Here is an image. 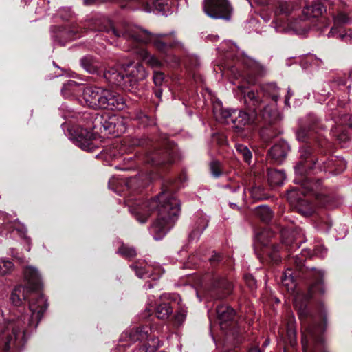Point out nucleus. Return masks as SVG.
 <instances>
[{"mask_svg": "<svg viewBox=\"0 0 352 352\" xmlns=\"http://www.w3.org/2000/svg\"><path fill=\"white\" fill-rule=\"evenodd\" d=\"M300 8L296 1L273 0L272 24L276 30L280 32L292 30L301 35L311 29L322 33L329 25V20L322 16L326 10L321 2L306 6L301 15L296 17Z\"/></svg>", "mask_w": 352, "mask_h": 352, "instance_id": "nucleus-1", "label": "nucleus"}, {"mask_svg": "<svg viewBox=\"0 0 352 352\" xmlns=\"http://www.w3.org/2000/svg\"><path fill=\"white\" fill-rule=\"evenodd\" d=\"M172 188L164 190L156 199L147 201L129 198L126 203L130 212L141 223H145L149 212L157 210V218L150 228V232L155 240L162 239L178 217L180 212V202L176 197L171 195Z\"/></svg>", "mask_w": 352, "mask_h": 352, "instance_id": "nucleus-2", "label": "nucleus"}, {"mask_svg": "<svg viewBox=\"0 0 352 352\" xmlns=\"http://www.w3.org/2000/svg\"><path fill=\"white\" fill-rule=\"evenodd\" d=\"M23 274L25 284L13 289L10 300L14 305L20 306L24 300L29 299L31 318H28V324L37 326L47 307L46 298L39 292L41 278L37 269L32 266L26 267Z\"/></svg>", "mask_w": 352, "mask_h": 352, "instance_id": "nucleus-3", "label": "nucleus"}, {"mask_svg": "<svg viewBox=\"0 0 352 352\" xmlns=\"http://www.w3.org/2000/svg\"><path fill=\"white\" fill-rule=\"evenodd\" d=\"M310 296L297 293L294 296V305L298 311L302 326V345L303 352H327L323 345L322 333L324 324H317L310 316L307 309V301Z\"/></svg>", "mask_w": 352, "mask_h": 352, "instance_id": "nucleus-4", "label": "nucleus"}, {"mask_svg": "<svg viewBox=\"0 0 352 352\" xmlns=\"http://www.w3.org/2000/svg\"><path fill=\"white\" fill-rule=\"evenodd\" d=\"M28 318H31V316L17 310L6 322L4 314L0 310V352L23 346L29 333L37 327L29 325Z\"/></svg>", "mask_w": 352, "mask_h": 352, "instance_id": "nucleus-5", "label": "nucleus"}, {"mask_svg": "<svg viewBox=\"0 0 352 352\" xmlns=\"http://www.w3.org/2000/svg\"><path fill=\"white\" fill-rule=\"evenodd\" d=\"M92 125L93 132L83 128L78 129L76 132L75 143L82 150L91 151L94 149L92 140L94 133L107 132L119 136L126 130V120L120 116L109 113L97 114Z\"/></svg>", "mask_w": 352, "mask_h": 352, "instance_id": "nucleus-6", "label": "nucleus"}, {"mask_svg": "<svg viewBox=\"0 0 352 352\" xmlns=\"http://www.w3.org/2000/svg\"><path fill=\"white\" fill-rule=\"evenodd\" d=\"M126 37V43L129 45L152 43L161 53H166L169 49L179 47L182 43L174 36V32L170 34H154L139 27L131 25L126 29L123 34Z\"/></svg>", "mask_w": 352, "mask_h": 352, "instance_id": "nucleus-7", "label": "nucleus"}, {"mask_svg": "<svg viewBox=\"0 0 352 352\" xmlns=\"http://www.w3.org/2000/svg\"><path fill=\"white\" fill-rule=\"evenodd\" d=\"M152 146L153 148L145 155L146 163L157 166L171 164L177 160V147L166 136L162 138L160 142H154Z\"/></svg>", "mask_w": 352, "mask_h": 352, "instance_id": "nucleus-8", "label": "nucleus"}, {"mask_svg": "<svg viewBox=\"0 0 352 352\" xmlns=\"http://www.w3.org/2000/svg\"><path fill=\"white\" fill-rule=\"evenodd\" d=\"M151 331L148 327L133 328L122 333L121 340L131 343L146 340L148 342L140 349V352H154L160 346V340L155 336H151Z\"/></svg>", "mask_w": 352, "mask_h": 352, "instance_id": "nucleus-9", "label": "nucleus"}, {"mask_svg": "<svg viewBox=\"0 0 352 352\" xmlns=\"http://www.w3.org/2000/svg\"><path fill=\"white\" fill-rule=\"evenodd\" d=\"M131 25H122L120 26H114L111 21L105 17H96L86 22L85 29H89L91 31H102L109 34H112L115 38H122L126 41V37L123 35L126 29Z\"/></svg>", "mask_w": 352, "mask_h": 352, "instance_id": "nucleus-10", "label": "nucleus"}, {"mask_svg": "<svg viewBox=\"0 0 352 352\" xmlns=\"http://www.w3.org/2000/svg\"><path fill=\"white\" fill-rule=\"evenodd\" d=\"M125 107L126 101L122 96L99 87L93 109L122 110Z\"/></svg>", "mask_w": 352, "mask_h": 352, "instance_id": "nucleus-11", "label": "nucleus"}, {"mask_svg": "<svg viewBox=\"0 0 352 352\" xmlns=\"http://www.w3.org/2000/svg\"><path fill=\"white\" fill-rule=\"evenodd\" d=\"M204 11L211 18L228 21L233 8L228 0H204Z\"/></svg>", "mask_w": 352, "mask_h": 352, "instance_id": "nucleus-12", "label": "nucleus"}, {"mask_svg": "<svg viewBox=\"0 0 352 352\" xmlns=\"http://www.w3.org/2000/svg\"><path fill=\"white\" fill-rule=\"evenodd\" d=\"M333 27L329 32L328 37H337L346 43L352 42V30L338 29L339 27L349 23L352 20V13H346L344 11H340L337 14L333 16Z\"/></svg>", "mask_w": 352, "mask_h": 352, "instance_id": "nucleus-13", "label": "nucleus"}, {"mask_svg": "<svg viewBox=\"0 0 352 352\" xmlns=\"http://www.w3.org/2000/svg\"><path fill=\"white\" fill-rule=\"evenodd\" d=\"M295 182L300 184L301 188H298L289 190L287 194V199L290 204L296 208L298 204L305 199V193L314 191L315 187L316 188L319 184L318 182L314 183L305 176L299 177V178L296 177Z\"/></svg>", "mask_w": 352, "mask_h": 352, "instance_id": "nucleus-14", "label": "nucleus"}, {"mask_svg": "<svg viewBox=\"0 0 352 352\" xmlns=\"http://www.w3.org/2000/svg\"><path fill=\"white\" fill-rule=\"evenodd\" d=\"M216 312L220 328L223 331H229L235 336L238 333V327L234 320V309L229 306L221 305L217 307Z\"/></svg>", "mask_w": 352, "mask_h": 352, "instance_id": "nucleus-15", "label": "nucleus"}, {"mask_svg": "<svg viewBox=\"0 0 352 352\" xmlns=\"http://www.w3.org/2000/svg\"><path fill=\"white\" fill-rule=\"evenodd\" d=\"M123 70L125 74L126 80L129 85V91H133L137 89L139 81L143 80L147 76V72L144 67L140 63H129L123 65Z\"/></svg>", "mask_w": 352, "mask_h": 352, "instance_id": "nucleus-16", "label": "nucleus"}, {"mask_svg": "<svg viewBox=\"0 0 352 352\" xmlns=\"http://www.w3.org/2000/svg\"><path fill=\"white\" fill-rule=\"evenodd\" d=\"M243 78L250 85L256 82L257 77L262 76L266 73L265 67L243 53Z\"/></svg>", "mask_w": 352, "mask_h": 352, "instance_id": "nucleus-17", "label": "nucleus"}, {"mask_svg": "<svg viewBox=\"0 0 352 352\" xmlns=\"http://www.w3.org/2000/svg\"><path fill=\"white\" fill-rule=\"evenodd\" d=\"M300 161L295 166L296 177H302L314 169L316 160L311 155L310 147L303 146L300 148Z\"/></svg>", "mask_w": 352, "mask_h": 352, "instance_id": "nucleus-18", "label": "nucleus"}, {"mask_svg": "<svg viewBox=\"0 0 352 352\" xmlns=\"http://www.w3.org/2000/svg\"><path fill=\"white\" fill-rule=\"evenodd\" d=\"M236 113V110H232L231 111L230 109H226L221 107L218 109L217 107H215L214 109V113L216 118L222 122L230 124L234 131L240 135L242 129V120L234 118V114Z\"/></svg>", "mask_w": 352, "mask_h": 352, "instance_id": "nucleus-19", "label": "nucleus"}, {"mask_svg": "<svg viewBox=\"0 0 352 352\" xmlns=\"http://www.w3.org/2000/svg\"><path fill=\"white\" fill-rule=\"evenodd\" d=\"M103 75L109 83L118 86L124 90H129V85L126 80L123 65L120 68L111 67L108 70H105Z\"/></svg>", "mask_w": 352, "mask_h": 352, "instance_id": "nucleus-20", "label": "nucleus"}, {"mask_svg": "<svg viewBox=\"0 0 352 352\" xmlns=\"http://www.w3.org/2000/svg\"><path fill=\"white\" fill-rule=\"evenodd\" d=\"M243 98L245 102H249L251 106L250 113L243 111V124L252 123L256 118V109L260 107L261 104L256 98V94L253 91H248L245 96H243Z\"/></svg>", "mask_w": 352, "mask_h": 352, "instance_id": "nucleus-21", "label": "nucleus"}, {"mask_svg": "<svg viewBox=\"0 0 352 352\" xmlns=\"http://www.w3.org/2000/svg\"><path fill=\"white\" fill-rule=\"evenodd\" d=\"M290 148L285 141H279L275 144L268 152V157L274 162L281 163L286 157Z\"/></svg>", "mask_w": 352, "mask_h": 352, "instance_id": "nucleus-22", "label": "nucleus"}, {"mask_svg": "<svg viewBox=\"0 0 352 352\" xmlns=\"http://www.w3.org/2000/svg\"><path fill=\"white\" fill-rule=\"evenodd\" d=\"M212 287L211 296L216 299L225 298L230 293L232 288L230 283L224 278L216 279Z\"/></svg>", "mask_w": 352, "mask_h": 352, "instance_id": "nucleus-23", "label": "nucleus"}, {"mask_svg": "<svg viewBox=\"0 0 352 352\" xmlns=\"http://www.w3.org/2000/svg\"><path fill=\"white\" fill-rule=\"evenodd\" d=\"M129 46L134 49L135 52L140 56V58L151 67L158 68L162 66V62L155 56L149 54L146 49L138 48V45H136L135 47L134 45Z\"/></svg>", "mask_w": 352, "mask_h": 352, "instance_id": "nucleus-24", "label": "nucleus"}, {"mask_svg": "<svg viewBox=\"0 0 352 352\" xmlns=\"http://www.w3.org/2000/svg\"><path fill=\"white\" fill-rule=\"evenodd\" d=\"M172 0H153L151 4L144 3L143 10L146 12H157L166 13L169 10Z\"/></svg>", "mask_w": 352, "mask_h": 352, "instance_id": "nucleus-25", "label": "nucleus"}, {"mask_svg": "<svg viewBox=\"0 0 352 352\" xmlns=\"http://www.w3.org/2000/svg\"><path fill=\"white\" fill-rule=\"evenodd\" d=\"M81 28H79L76 24H72L69 27L60 28L58 30L57 37L63 38L65 41H70L76 39L80 36Z\"/></svg>", "mask_w": 352, "mask_h": 352, "instance_id": "nucleus-26", "label": "nucleus"}, {"mask_svg": "<svg viewBox=\"0 0 352 352\" xmlns=\"http://www.w3.org/2000/svg\"><path fill=\"white\" fill-rule=\"evenodd\" d=\"M82 68L90 74H99L100 63L92 56H84L80 60Z\"/></svg>", "mask_w": 352, "mask_h": 352, "instance_id": "nucleus-27", "label": "nucleus"}, {"mask_svg": "<svg viewBox=\"0 0 352 352\" xmlns=\"http://www.w3.org/2000/svg\"><path fill=\"white\" fill-rule=\"evenodd\" d=\"M285 173L283 170L269 169L267 171L268 182L272 186L282 185L285 179Z\"/></svg>", "mask_w": 352, "mask_h": 352, "instance_id": "nucleus-28", "label": "nucleus"}, {"mask_svg": "<svg viewBox=\"0 0 352 352\" xmlns=\"http://www.w3.org/2000/svg\"><path fill=\"white\" fill-rule=\"evenodd\" d=\"M219 50L228 58H234L239 52V47L231 41H226L221 44Z\"/></svg>", "mask_w": 352, "mask_h": 352, "instance_id": "nucleus-29", "label": "nucleus"}, {"mask_svg": "<svg viewBox=\"0 0 352 352\" xmlns=\"http://www.w3.org/2000/svg\"><path fill=\"white\" fill-rule=\"evenodd\" d=\"M296 321L294 316L291 314L287 316L286 335L292 346L296 344Z\"/></svg>", "mask_w": 352, "mask_h": 352, "instance_id": "nucleus-30", "label": "nucleus"}, {"mask_svg": "<svg viewBox=\"0 0 352 352\" xmlns=\"http://www.w3.org/2000/svg\"><path fill=\"white\" fill-rule=\"evenodd\" d=\"M98 89V87H87L83 89L82 96L85 105L93 109Z\"/></svg>", "mask_w": 352, "mask_h": 352, "instance_id": "nucleus-31", "label": "nucleus"}, {"mask_svg": "<svg viewBox=\"0 0 352 352\" xmlns=\"http://www.w3.org/2000/svg\"><path fill=\"white\" fill-rule=\"evenodd\" d=\"M80 85L74 80H69L64 84L62 89V94L65 98H70L81 91Z\"/></svg>", "mask_w": 352, "mask_h": 352, "instance_id": "nucleus-32", "label": "nucleus"}, {"mask_svg": "<svg viewBox=\"0 0 352 352\" xmlns=\"http://www.w3.org/2000/svg\"><path fill=\"white\" fill-rule=\"evenodd\" d=\"M146 181H144L141 175L138 177H131L126 181H121L120 184L124 183L128 189H137L140 187H143L147 184V183L151 180V177L149 176L146 177Z\"/></svg>", "mask_w": 352, "mask_h": 352, "instance_id": "nucleus-33", "label": "nucleus"}, {"mask_svg": "<svg viewBox=\"0 0 352 352\" xmlns=\"http://www.w3.org/2000/svg\"><path fill=\"white\" fill-rule=\"evenodd\" d=\"M173 313V308L168 302H160L155 309V314L157 317L162 320L168 318Z\"/></svg>", "mask_w": 352, "mask_h": 352, "instance_id": "nucleus-34", "label": "nucleus"}, {"mask_svg": "<svg viewBox=\"0 0 352 352\" xmlns=\"http://www.w3.org/2000/svg\"><path fill=\"white\" fill-rule=\"evenodd\" d=\"M262 116L266 122L270 124L279 119L280 115L274 106H266L262 109Z\"/></svg>", "mask_w": 352, "mask_h": 352, "instance_id": "nucleus-35", "label": "nucleus"}, {"mask_svg": "<svg viewBox=\"0 0 352 352\" xmlns=\"http://www.w3.org/2000/svg\"><path fill=\"white\" fill-rule=\"evenodd\" d=\"M281 283L288 292H294L296 285L292 275V270L287 269L284 272L281 278Z\"/></svg>", "mask_w": 352, "mask_h": 352, "instance_id": "nucleus-36", "label": "nucleus"}, {"mask_svg": "<svg viewBox=\"0 0 352 352\" xmlns=\"http://www.w3.org/2000/svg\"><path fill=\"white\" fill-rule=\"evenodd\" d=\"M296 208L300 214L306 217L311 215L314 212V206L305 199L298 204Z\"/></svg>", "mask_w": 352, "mask_h": 352, "instance_id": "nucleus-37", "label": "nucleus"}, {"mask_svg": "<svg viewBox=\"0 0 352 352\" xmlns=\"http://www.w3.org/2000/svg\"><path fill=\"white\" fill-rule=\"evenodd\" d=\"M256 214L264 222H269L272 217V212L267 206H260L256 209Z\"/></svg>", "mask_w": 352, "mask_h": 352, "instance_id": "nucleus-38", "label": "nucleus"}, {"mask_svg": "<svg viewBox=\"0 0 352 352\" xmlns=\"http://www.w3.org/2000/svg\"><path fill=\"white\" fill-rule=\"evenodd\" d=\"M316 275L317 276V279L316 282L311 285L309 289V294H312L316 292L323 293L324 288L322 283V277L323 276V273L320 270H318L316 272Z\"/></svg>", "mask_w": 352, "mask_h": 352, "instance_id": "nucleus-39", "label": "nucleus"}, {"mask_svg": "<svg viewBox=\"0 0 352 352\" xmlns=\"http://www.w3.org/2000/svg\"><path fill=\"white\" fill-rule=\"evenodd\" d=\"M332 133L333 135L336 137L340 143L342 144V146H344L350 139L348 133L345 130L340 129L337 126L332 129Z\"/></svg>", "mask_w": 352, "mask_h": 352, "instance_id": "nucleus-40", "label": "nucleus"}, {"mask_svg": "<svg viewBox=\"0 0 352 352\" xmlns=\"http://www.w3.org/2000/svg\"><path fill=\"white\" fill-rule=\"evenodd\" d=\"M272 235V234L268 230L264 229L256 234V240L263 246H267L269 245L270 238Z\"/></svg>", "mask_w": 352, "mask_h": 352, "instance_id": "nucleus-41", "label": "nucleus"}, {"mask_svg": "<svg viewBox=\"0 0 352 352\" xmlns=\"http://www.w3.org/2000/svg\"><path fill=\"white\" fill-rule=\"evenodd\" d=\"M264 91L272 98L274 102H277L279 98L278 94V88L275 83H270L266 85Z\"/></svg>", "mask_w": 352, "mask_h": 352, "instance_id": "nucleus-42", "label": "nucleus"}, {"mask_svg": "<svg viewBox=\"0 0 352 352\" xmlns=\"http://www.w3.org/2000/svg\"><path fill=\"white\" fill-rule=\"evenodd\" d=\"M131 267L133 268L136 275L140 278H150L151 276L150 267H139L137 265H134Z\"/></svg>", "mask_w": 352, "mask_h": 352, "instance_id": "nucleus-43", "label": "nucleus"}, {"mask_svg": "<svg viewBox=\"0 0 352 352\" xmlns=\"http://www.w3.org/2000/svg\"><path fill=\"white\" fill-rule=\"evenodd\" d=\"M13 263L6 259H0V276L10 273L13 269Z\"/></svg>", "mask_w": 352, "mask_h": 352, "instance_id": "nucleus-44", "label": "nucleus"}, {"mask_svg": "<svg viewBox=\"0 0 352 352\" xmlns=\"http://www.w3.org/2000/svg\"><path fill=\"white\" fill-rule=\"evenodd\" d=\"M252 197L255 200H262L266 199V194L264 188L261 186H255L250 190Z\"/></svg>", "mask_w": 352, "mask_h": 352, "instance_id": "nucleus-45", "label": "nucleus"}, {"mask_svg": "<svg viewBox=\"0 0 352 352\" xmlns=\"http://www.w3.org/2000/svg\"><path fill=\"white\" fill-rule=\"evenodd\" d=\"M118 253L125 258H132L136 256V250L126 245H122L118 250Z\"/></svg>", "mask_w": 352, "mask_h": 352, "instance_id": "nucleus-46", "label": "nucleus"}, {"mask_svg": "<svg viewBox=\"0 0 352 352\" xmlns=\"http://www.w3.org/2000/svg\"><path fill=\"white\" fill-rule=\"evenodd\" d=\"M210 168L212 176L216 178L223 174L221 164L218 161H212L210 164Z\"/></svg>", "mask_w": 352, "mask_h": 352, "instance_id": "nucleus-47", "label": "nucleus"}, {"mask_svg": "<svg viewBox=\"0 0 352 352\" xmlns=\"http://www.w3.org/2000/svg\"><path fill=\"white\" fill-rule=\"evenodd\" d=\"M278 246H275L273 245L271 250L267 252L271 259L275 263H278L280 261V256L278 254Z\"/></svg>", "mask_w": 352, "mask_h": 352, "instance_id": "nucleus-48", "label": "nucleus"}, {"mask_svg": "<svg viewBox=\"0 0 352 352\" xmlns=\"http://www.w3.org/2000/svg\"><path fill=\"white\" fill-rule=\"evenodd\" d=\"M207 227V223L205 221H202V225L198 228L197 229L193 230L189 235L190 240H193L197 239L201 233L205 230Z\"/></svg>", "mask_w": 352, "mask_h": 352, "instance_id": "nucleus-49", "label": "nucleus"}, {"mask_svg": "<svg viewBox=\"0 0 352 352\" xmlns=\"http://www.w3.org/2000/svg\"><path fill=\"white\" fill-rule=\"evenodd\" d=\"M137 118L145 126L155 124V121L151 120L147 115L142 112H140L137 115Z\"/></svg>", "mask_w": 352, "mask_h": 352, "instance_id": "nucleus-50", "label": "nucleus"}, {"mask_svg": "<svg viewBox=\"0 0 352 352\" xmlns=\"http://www.w3.org/2000/svg\"><path fill=\"white\" fill-rule=\"evenodd\" d=\"M60 16L64 20H68L73 16V12L70 8L64 7L59 10Z\"/></svg>", "mask_w": 352, "mask_h": 352, "instance_id": "nucleus-51", "label": "nucleus"}, {"mask_svg": "<svg viewBox=\"0 0 352 352\" xmlns=\"http://www.w3.org/2000/svg\"><path fill=\"white\" fill-rule=\"evenodd\" d=\"M187 311L184 308H181L180 310L175 316V321L179 324H182L186 318Z\"/></svg>", "mask_w": 352, "mask_h": 352, "instance_id": "nucleus-52", "label": "nucleus"}, {"mask_svg": "<svg viewBox=\"0 0 352 352\" xmlns=\"http://www.w3.org/2000/svg\"><path fill=\"white\" fill-rule=\"evenodd\" d=\"M153 82L157 86H160L162 84L164 79V75L160 72H154L153 73Z\"/></svg>", "mask_w": 352, "mask_h": 352, "instance_id": "nucleus-53", "label": "nucleus"}, {"mask_svg": "<svg viewBox=\"0 0 352 352\" xmlns=\"http://www.w3.org/2000/svg\"><path fill=\"white\" fill-rule=\"evenodd\" d=\"M243 280L245 281L248 287L251 289H254L256 287V280L252 275H246L243 276Z\"/></svg>", "mask_w": 352, "mask_h": 352, "instance_id": "nucleus-54", "label": "nucleus"}, {"mask_svg": "<svg viewBox=\"0 0 352 352\" xmlns=\"http://www.w3.org/2000/svg\"><path fill=\"white\" fill-rule=\"evenodd\" d=\"M340 125H347L349 128L352 129V118L349 115H344L338 121Z\"/></svg>", "mask_w": 352, "mask_h": 352, "instance_id": "nucleus-55", "label": "nucleus"}, {"mask_svg": "<svg viewBox=\"0 0 352 352\" xmlns=\"http://www.w3.org/2000/svg\"><path fill=\"white\" fill-rule=\"evenodd\" d=\"M252 158V153L247 147H243V161L250 164V160Z\"/></svg>", "mask_w": 352, "mask_h": 352, "instance_id": "nucleus-56", "label": "nucleus"}, {"mask_svg": "<svg viewBox=\"0 0 352 352\" xmlns=\"http://www.w3.org/2000/svg\"><path fill=\"white\" fill-rule=\"evenodd\" d=\"M254 3L261 6L272 5L273 6V0H254Z\"/></svg>", "mask_w": 352, "mask_h": 352, "instance_id": "nucleus-57", "label": "nucleus"}, {"mask_svg": "<svg viewBox=\"0 0 352 352\" xmlns=\"http://www.w3.org/2000/svg\"><path fill=\"white\" fill-rule=\"evenodd\" d=\"M293 91L291 90L290 88H288L287 94L285 96V104L287 107H289V99L293 96Z\"/></svg>", "mask_w": 352, "mask_h": 352, "instance_id": "nucleus-58", "label": "nucleus"}, {"mask_svg": "<svg viewBox=\"0 0 352 352\" xmlns=\"http://www.w3.org/2000/svg\"><path fill=\"white\" fill-rule=\"evenodd\" d=\"M225 187H226V188H231V189H232V191H233V192H235V191H236L237 190H239V188H240V185H239V182H237L236 183V184H234V185L228 184V185L225 186Z\"/></svg>", "mask_w": 352, "mask_h": 352, "instance_id": "nucleus-59", "label": "nucleus"}, {"mask_svg": "<svg viewBox=\"0 0 352 352\" xmlns=\"http://www.w3.org/2000/svg\"><path fill=\"white\" fill-rule=\"evenodd\" d=\"M294 262L296 265V267L300 270L301 267L303 265V261L300 258L296 256L294 258Z\"/></svg>", "mask_w": 352, "mask_h": 352, "instance_id": "nucleus-60", "label": "nucleus"}, {"mask_svg": "<svg viewBox=\"0 0 352 352\" xmlns=\"http://www.w3.org/2000/svg\"><path fill=\"white\" fill-rule=\"evenodd\" d=\"M309 58L313 63V64H315L317 66H320V65L319 62L322 63L321 60H319V59H318L317 58H316V57H314L313 56H310Z\"/></svg>", "mask_w": 352, "mask_h": 352, "instance_id": "nucleus-61", "label": "nucleus"}, {"mask_svg": "<svg viewBox=\"0 0 352 352\" xmlns=\"http://www.w3.org/2000/svg\"><path fill=\"white\" fill-rule=\"evenodd\" d=\"M335 82H336L338 85H344L346 84V80L340 77H338L335 79Z\"/></svg>", "mask_w": 352, "mask_h": 352, "instance_id": "nucleus-62", "label": "nucleus"}, {"mask_svg": "<svg viewBox=\"0 0 352 352\" xmlns=\"http://www.w3.org/2000/svg\"><path fill=\"white\" fill-rule=\"evenodd\" d=\"M98 0H83L84 4L85 6H91L97 3Z\"/></svg>", "mask_w": 352, "mask_h": 352, "instance_id": "nucleus-63", "label": "nucleus"}, {"mask_svg": "<svg viewBox=\"0 0 352 352\" xmlns=\"http://www.w3.org/2000/svg\"><path fill=\"white\" fill-rule=\"evenodd\" d=\"M248 352H260V350L257 346H254L250 348Z\"/></svg>", "mask_w": 352, "mask_h": 352, "instance_id": "nucleus-64", "label": "nucleus"}]
</instances>
